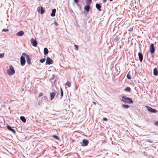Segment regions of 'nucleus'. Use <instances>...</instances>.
Returning <instances> with one entry per match:
<instances>
[{
  "label": "nucleus",
  "instance_id": "nucleus-1",
  "mask_svg": "<svg viewBox=\"0 0 158 158\" xmlns=\"http://www.w3.org/2000/svg\"><path fill=\"white\" fill-rule=\"evenodd\" d=\"M121 101L129 104H131L133 103V101L131 98H130L126 96H123L121 97Z\"/></svg>",
  "mask_w": 158,
  "mask_h": 158
},
{
  "label": "nucleus",
  "instance_id": "nucleus-15",
  "mask_svg": "<svg viewBox=\"0 0 158 158\" xmlns=\"http://www.w3.org/2000/svg\"><path fill=\"white\" fill-rule=\"evenodd\" d=\"M56 12V9H53L52 10V13L51 14V16L52 17H54L55 15V13Z\"/></svg>",
  "mask_w": 158,
  "mask_h": 158
},
{
  "label": "nucleus",
  "instance_id": "nucleus-25",
  "mask_svg": "<svg viewBox=\"0 0 158 158\" xmlns=\"http://www.w3.org/2000/svg\"><path fill=\"white\" fill-rule=\"evenodd\" d=\"M60 91H61V97L62 98L63 96V91L62 89L61 88H60Z\"/></svg>",
  "mask_w": 158,
  "mask_h": 158
},
{
  "label": "nucleus",
  "instance_id": "nucleus-11",
  "mask_svg": "<svg viewBox=\"0 0 158 158\" xmlns=\"http://www.w3.org/2000/svg\"><path fill=\"white\" fill-rule=\"evenodd\" d=\"M7 128L8 130L11 131L14 134L16 132L15 131L14 129H12L11 127L9 125H8L7 126Z\"/></svg>",
  "mask_w": 158,
  "mask_h": 158
},
{
  "label": "nucleus",
  "instance_id": "nucleus-16",
  "mask_svg": "<svg viewBox=\"0 0 158 158\" xmlns=\"http://www.w3.org/2000/svg\"><path fill=\"white\" fill-rule=\"evenodd\" d=\"M153 74L155 76H157L158 74V71L156 68H155L153 69Z\"/></svg>",
  "mask_w": 158,
  "mask_h": 158
},
{
  "label": "nucleus",
  "instance_id": "nucleus-26",
  "mask_svg": "<svg viewBox=\"0 0 158 158\" xmlns=\"http://www.w3.org/2000/svg\"><path fill=\"white\" fill-rule=\"evenodd\" d=\"M45 59L44 58V59H40V62H41L42 63H43L45 61Z\"/></svg>",
  "mask_w": 158,
  "mask_h": 158
},
{
  "label": "nucleus",
  "instance_id": "nucleus-5",
  "mask_svg": "<svg viewBox=\"0 0 158 158\" xmlns=\"http://www.w3.org/2000/svg\"><path fill=\"white\" fill-rule=\"evenodd\" d=\"M23 55H24L26 56V57L27 59V63L28 64H31V58L29 56L25 53H23Z\"/></svg>",
  "mask_w": 158,
  "mask_h": 158
},
{
  "label": "nucleus",
  "instance_id": "nucleus-8",
  "mask_svg": "<svg viewBox=\"0 0 158 158\" xmlns=\"http://www.w3.org/2000/svg\"><path fill=\"white\" fill-rule=\"evenodd\" d=\"M31 41L32 45L33 46L35 47L37 46V43L35 40H34L33 38H31Z\"/></svg>",
  "mask_w": 158,
  "mask_h": 158
},
{
  "label": "nucleus",
  "instance_id": "nucleus-2",
  "mask_svg": "<svg viewBox=\"0 0 158 158\" xmlns=\"http://www.w3.org/2000/svg\"><path fill=\"white\" fill-rule=\"evenodd\" d=\"M7 73L9 75H12L15 73L14 67L12 65L9 66V68L7 70Z\"/></svg>",
  "mask_w": 158,
  "mask_h": 158
},
{
  "label": "nucleus",
  "instance_id": "nucleus-29",
  "mask_svg": "<svg viewBox=\"0 0 158 158\" xmlns=\"http://www.w3.org/2000/svg\"><path fill=\"white\" fill-rule=\"evenodd\" d=\"M74 46L75 48V49L76 50H78V45H76V44L74 45Z\"/></svg>",
  "mask_w": 158,
  "mask_h": 158
},
{
  "label": "nucleus",
  "instance_id": "nucleus-34",
  "mask_svg": "<svg viewBox=\"0 0 158 158\" xmlns=\"http://www.w3.org/2000/svg\"><path fill=\"white\" fill-rule=\"evenodd\" d=\"M146 141L148 142H149V143H152V141L149 140L148 139H147Z\"/></svg>",
  "mask_w": 158,
  "mask_h": 158
},
{
  "label": "nucleus",
  "instance_id": "nucleus-33",
  "mask_svg": "<svg viewBox=\"0 0 158 158\" xmlns=\"http://www.w3.org/2000/svg\"><path fill=\"white\" fill-rule=\"evenodd\" d=\"M8 31V30H6L5 29H3L2 30V31Z\"/></svg>",
  "mask_w": 158,
  "mask_h": 158
},
{
  "label": "nucleus",
  "instance_id": "nucleus-6",
  "mask_svg": "<svg viewBox=\"0 0 158 158\" xmlns=\"http://www.w3.org/2000/svg\"><path fill=\"white\" fill-rule=\"evenodd\" d=\"M26 61L24 57L23 56H21L20 57V63L21 65L24 66L25 64Z\"/></svg>",
  "mask_w": 158,
  "mask_h": 158
},
{
  "label": "nucleus",
  "instance_id": "nucleus-38",
  "mask_svg": "<svg viewBox=\"0 0 158 158\" xmlns=\"http://www.w3.org/2000/svg\"><path fill=\"white\" fill-rule=\"evenodd\" d=\"M113 1V0H110V2H111V1Z\"/></svg>",
  "mask_w": 158,
  "mask_h": 158
},
{
  "label": "nucleus",
  "instance_id": "nucleus-22",
  "mask_svg": "<svg viewBox=\"0 0 158 158\" xmlns=\"http://www.w3.org/2000/svg\"><path fill=\"white\" fill-rule=\"evenodd\" d=\"M125 91L127 92H130L131 91V88L129 87H126L124 89Z\"/></svg>",
  "mask_w": 158,
  "mask_h": 158
},
{
  "label": "nucleus",
  "instance_id": "nucleus-4",
  "mask_svg": "<svg viewBox=\"0 0 158 158\" xmlns=\"http://www.w3.org/2000/svg\"><path fill=\"white\" fill-rule=\"evenodd\" d=\"M146 107L147 110L151 113H156L157 112V110L153 109L149 106H146Z\"/></svg>",
  "mask_w": 158,
  "mask_h": 158
},
{
  "label": "nucleus",
  "instance_id": "nucleus-27",
  "mask_svg": "<svg viewBox=\"0 0 158 158\" xmlns=\"http://www.w3.org/2000/svg\"><path fill=\"white\" fill-rule=\"evenodd\" d=\"M4 55V53H0V58H2Z\"/></svg>",
  "mask_w": 158,
  "mask_h": 158
},
{
  "label": "nucleus",
  "instance_id": "nucleus-32",
  "mask_svg": "<svg viewBox=\"0 0 158 158\" xmlns=\"http://www.w3.org/2000/svg\"><path fill=\"white\" fill-rule=\"evenodd\" d=\"M74 2L75 3H77L79 2V0H74Z\"/></svg>",
  "mask_w": 158,
  "mask_h": 158
},
{
  "label": "nucleus",
  "instance_id": "nucleus-10",
  "mask_svg": "<svg viewBox=\"0 0 158 158\" xmlns=\"http://www.w3.org/2000/svg\"><path fill=\"white\" fill-rule=\"evenodd\" d=\"M52 62L53 61L49 57L47 58L46 61V64H52Z\"/></svg>",
  "mask_w": 158,
  "mask_h": 158
},
{
  "label": "nucleus",
  "instance_id": "nucleus-7",
  "mask_svg": "<svg viewBox=\"0 0 158 158\" xmlns=\"http://www.w3.org/2000/svg\"><path fill=\"white\" fill-rule=\"evenodd\" d=\"M155 48L153 44H152L150 46V52L151 53H154L155 52Z\"/></svg>",
  "mask_w": 158,
  "mask_h": 158
},
{
  "label": "nucleus",
  "instance_id": "nucleus-24",
  "mask_svg": "<svg viewBox=\"0 0 158 158\" xmlns=\"http://www.w3.org/2000/svg\"><path fill=\"white\" fill-rule=\"evenodd\" d=\"M52 137L54 138H55L56 139H59V137L56 136V135H53L52 136Z\"/></svg>",
  "mask_w": 158,
  "mask_h": 158
},
{
  "label": "nucleus",
  "instance_id": "nucleus-18",
  "mask_svg": "<svg viewBox=\"0 0 158 158\" xmlns=\"http://www.w3.org/2000/svg\"><path fill=\"white\" fill-rule=\"evenodd\" d=\"M90 8V6L89 5H87L85 6L84 9L85 10H86L88 12Z\"/></svg>",
  "mask_w": 158,
  "mask_h": 158
},
{
  "label": "nucleus",
  "instance_id": "nucleus-35",
  "mask_svg": "<svg viewBox=\"0 0 158 158\" xmlns=\"http://www.w3.org/2000/svg\"><path fill=\"white\" fill-rule=\"evenodd\" d=\"M103 120L105 121H106L107 120V119L106 118H103Z\"/></svg>",
  "mask_w": 158,
  "mask_h": 158
},
{
  "label": "nucleus",
  "instance_id": "nucleus-21",
  "mask_svg": "<svg viewBox=\"0 0 158 158\" xmlns=\"http://www.w3.org/2000/svg\"><path fill=\"white\" fill-rule=\"evenodd\" d=\"M71 83L70 81H68L65 83V85L68 87H70L71 86Z\"/></svg>",
  "mask_w": 158,
  "mask_h": 158
},
{
  "label": "nucleus",
  "instance_id": "nucleus-36",
  "mask_svg": "<svg viewBox=\"0 0 158 158\" xmlns=\"http://www.w3.org/2000/svg\"><path fill=\"white\" fill-rule=\"evenodd\" d=\"M107 0H103V3L105 2Z\"/></svg>",
  "mask_w": 158,
  "mask_h": 158
},
{
  "label": "nucleus",
  "instance_id": "nucleus-14",
  "mask_svg": "<svg viewBox=\"0 0 158 158\" xmlns=\"http://www.w3.org/2000/svg\"><path fill=\"white\" fill-rule=\"evenodd\" d=\"M24 34V32L22 31H20L17 33V35L18 36H22Z\"/></svg>",
  "mask_w": 158,
  "mask_h": 158
},
{
  "label": "nucleus",
  "instance_id": "nucleus-20",
  "mask_svg": "<svg viewBox=\"0 0 158 158\" xmlns=\"http://www.w3.org/2000/svg\"><path fill=\"white\" fill-rule=\"evenodd\" d=\"M48 50L47 48H45L44 49V55H46L48 54Z\"/></svg>",
  "mask_w": 158,
  "mask_h": 158
},
{
  "label": "nucleus",
  "instance_id": "nucleus-37",
  "mask_svg": "<svg viewBox=\"0 0 158 158\" xmlns=\"http://www.w3.org/2000/svg\"><path fill=\"white\" fill-rule=\"evenodd\" d=\"M93 103L95 105H96V103L94 102H93Z\"/></svg>",
  "mask_w": 158,
  "mask_h": 158
},
{
  "label": "nucleus",
  "instance_id": "nucleus-28",
  "mask_svg": "<svg viewBox=\"0 0 158 158\" xmlns=\"http://www.w3.org/2000/svg\"><path fill=\"white\" fill-rule=\"evenodd\" d=\"M127 78L129 79H131V77L130 75L129 74H127Z\"/></svg>",
  "mask_w": 158,
  "mask_h": 158
},
{
  "label": "nucleus",
  "instance_id": "nucleus-19",
  "mask_svg": "<svg viewBox=\"0 0 158 158\" xmlns=\"http://www.w3.org/2000/svg\"><path fill=\"white\" fill-rule=\"evenodd\" d=\"M21 120L23 123H25L26 121V120L25 118L23 116H21L20 117Z\"/></svg>",
  "mask_w": 158,
  "mask_h": 158
},
{
  "label": "nucleus",
  "instance_id": "nucleus-30",
  "mask_svg": "<svg viewBox=\"0 0 158 158\" xmlns=\"http://www.w3.org/2000/svg\"><path fill=\"white\" fill-rule=\"evenodd\" d=\"M43 95V93H40L39 94L38 97H40L41 96H42Z\"/></svg>",
  "mask_w": 158,
  "mask_h": 158
},
{
  "label": "nucleus",
  "instance_id": "nucleus-31",
  "mask_svg": "<svg viewBox=\"0 0 158 158\" xmlns=\"http://www.w3.org/2000/svg\"><path fill=\"white\" fill-rule=\"evenodd\" d=\"M154 124L156 125H158V121H156L154 122Z\"/></svg>",
  "mask_w": 158,
  "mask_h": 158
},
{
  "label": "nucleus",
  "instance_id": "nucleus-23",
  "mask_svg": "<svg viewBox=\"0 0 158 158\" xmlns=\"http://www.w3.org/2000/svg\"><path fill=\"white\" fill-rule=\"evenodd\" d=\"M122 106H123V108H125L126 109L128 108L130 106L129 105H123V104L122 105Z\"/></svg>",
  "mask_w": 158,
  "mask_h": 158
},
{
  "label": "nucleus",
  "instance_id": "nucleus-13",
  "mask_svg": "<svg viewBox=\"0 0 158 158\" xmlns=\"http://www.w3.org/2000/svg\"><path fill=\"white\" fill-rule=\"evenodd\" d=\"M56 94V93L54 92L50 93V96L51 100H52L54 98Z\"/></svg>",
  "mask_w": 158,
  "mask_h": 158
},
{
  "label": "nucleus",
  "instance_id": "nucleus-3",
  "mask_svg": "<svg viewBox=\"0 0 158 158\" xmlns=\"http://www.w3.org/2000/svg\"><path fill=\"white\" fill-rule=\"evenodd\" d=\"M37 10L38 13L41 15L44 13L45 12V10L44 9L42 6L38 7L37 8Z\"/></svg>",
  "mask_w": 158,
  "mask_h": 158
},
{
  "label": "nucleus",
  "instance_id": "nucleus-9",
  "mask_svg": "<svg viewBox=\"0 0 158 158\" xmlns=\"http://www.w3.org/2000/svg\"><path fill=\"white\" fill-rule=\"evenodd\" d=\"M89 143V141L87 139H84L82 141V146H87Z\"/></svg>",
  "mask_w": 158,
  "mask_h": 158
},
{
  "label": "nucleus",
  "instance_id": "nucleus-12",
  "mask_svg": "<svg viewBox=\"0 0 158 158\" xmlns=\"http://www.w3.org/2000/svg\"><path fill=\"white\" fill-rule=\"evenodd\" d=\"M138 55V56H139V60L141 62H142V61L143 58V54H142V53H141L140 52H139Z\"/></svg>",
  "mask_w": 158,
  "mask_h": 158
},
{
  "label": "nucleus",
  "instance_id": "nucleus-17",
  "mask_svg": "<svg viewBox=\"0 0 158 158\" xmlns=\"http://www.w3.org/2000/svg\"><path fill=\"white\" fill-rule=\"evenodd\" d=\"M96 7L98 10L99 11H101V6L99 4H96Z\"/></svg>",
  "mask_w": 158,
  "mask_h": 158
}]
</instances>
